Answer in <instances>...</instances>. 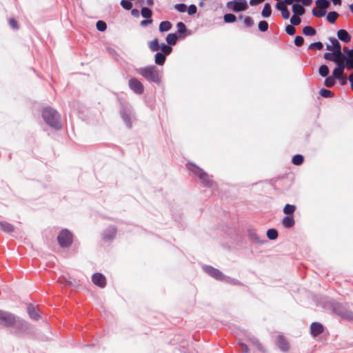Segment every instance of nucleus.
Returning <instances> with one entry per match:
<instances>
[{
	"instance_id": "nucleus-47",
	"label": "nucleus",
	"mask_w": 353,
	"mask_h": 353,
	"mask_svg": "<svg viewBox=\"0 0 353 353\" xmlns=\"http://www.w3.org/2000/svg\"><path fill=\"white\" fill-rule=\"evenodd\" d=\"M323 48V45L321 42L320 41H317V42H314V43H312L311 44H310V46H308V48L309 49H317V50H322Z\"/></svg>"
},
{
	"instance_id": "nucleus-51",
	"label": "nucleus",
	"mask_w": 353,
	"mask_h": 353,
	"mask_svg": "<svg viewBox=\"0 0 353 353\" xmlns=\"http://www.w3.org/2000/svg\"><path fill=\"white\" fill-rule=\"evenodd\" d=\"M121 6L125 10H129L132 8V3L129 1L121 0Z\"/></svg>"
},
{
	"instance_id": "nucleus-12",
	"label": "nucleus",
	"mask_w": 353,
	"mask_h": 353,
	"mask_svg": "<svg viewBox=\"0 0 353 353\" xmlns=\"http://www.w3.org/2000/svg\"><path fill=\"white\" fill-rule=\"evenodd\" d=\"M346 61L347 57L343 53H341L340 55H337L334 63H336V67L333 70V73H341V72H344L345 68H346Z\"/></svg>"
},
{
	"instance_id": "nucleus-14",
	"label": "nucleus",
	"mask_w": 353,
	"mask_h": 353,
	"mask_svg": "<svg viewBox=\"0 0 353 353\" xmlns=\"http://www.w3.org/2000/svg\"><path fill=\"white\" fill-rule=\"evenodd\" d=\"M248 236L249 239L254 243L257 244H263L265 242V239L264 238H261L256 232L255 230L250 229L248 230Z\"/></svg>"
},
{
	"instance_id": "nucleus-6",
	"label": "nucleus",
	"mask_w": 353,
	"mask_h": 353,
	"mask_svg": "<svg viewBox=\"0 0 353 353\" xmlns=\"http://www.w3.org/2000/svg\"><path fill=\"white\" fill-rule=\"evenodd\" d=\"M332 311L343 319L353 320V312L350 310L345 305L333 302L331 305Z\"/></svg>"
},
{
	"instance_id": "nucleus-10",
	"label": "nucleus",
	"mask_w": 353,
	"mask_h": 353,
	"mask_svg": "<svg viewBox=\"0 0 353 353\" xmlns=\"http://www.w3.org/2000/svg\"><path fill=\"white\" fill-rule=\"evenodd\" d=\"M58 241L61 247H68L72 241V235L68 230H62L59 236Z\"/></svg>"
},
{
	"instance_id": "nucleus-40",
	"label": "nucleus",
	"mask_w": 353,
	"mask_h": 353,
	"mask_svg": "<svg viewBox=\"0 0 353 353\" xmlns=\"http://www.w3.org/2000/svg\"><path fill=\"white\" fill-rule=\"evenodd\" d=\"M337 55H339V54L335 52H333L332 53L326 52L324 54L323 57L326 60L331 61L334 62L335 61Z\"/></svg>"
},
{
	"instance_id": "nucleus-56",
	"label": "nucleus",
	"mask_w": 353,
	"mask_h": 353,
	"mask_svg": "<svg viewBox=\"0 0 353 353\" xmlns=\"http://www.w3.org/2000/svg\"><path fill=\"white\" fill-rule=\"evenodd\" d=\"M244 24L246 27H251L254 25V21L250 17H246L244 19Z\"/></svg>"
},
{
	"instance_id": "nucleus-19",
	"label": "nucleus",
	"mask_w": 353,
	"mask_h": 353,
	"mask_svg": "<svg viewBox=\"0 0 353 353\" xmlns=\"http://www.w3.org/2000/svg\"><path fill=\"white\" fill-rule=\"evenodd\" d=\"M277 342H278V345H279V348L282 351L285 352V351L288 350L289 344H288V341H286V339L283 336H279L278 339H277Z\"/></svg>"
},
{
	"instance_id": "nucleus-13",
	"label": "nucleus",
	"mask_w": 353,
	"mask_h": 353,
	"mask_svg": "<svg viewBox=\"0 0 353 353\" xmlns=\"http://www.w3.org/2000/svg\"><path fill=\"white\" fill-rule=\"evenodd\" d=\"M92 282L97 286L103 288L105 286V277L100 273H95L92 275Z\"/></svg>"
},
{
	"instance_id": "nucleus-1",
	"label": "nucleus",
	"mask_w": 353,
	"mask_h": 353,
	"mask_svg": "<svg viewBox=\"0 0 353 353\" xmlns=\"http://www.w3.org/2000/svg\"><path fill=\"white\" fill-rule=\"evenodd\" d=\"M42 117L45 122L51 128L56 130H60L62 128V123L59 114L50 107L43 108Z\"/></svg>"
},
{
	"instance_id": "nucleus-64",
	"label": "nucleus",
	"mask_w": 353,
	"mask_h": 353,
	"mask_svg": "<svg viewBox=\"0 0 353 353\" xmlns=\"http://www.w3.org/2000/svg\"><path fill=\"white\" fill-rule=\"evenodd\" d=\"M348 79L351 85V88L353 90V72L350 75Z\"/></svg>"
},
{
	"instance_id": "nucleus-23",
	"label": "nucleus",
	"mask_w": 353,
	"mask_h": 353,
	"mask_svg": "<svg viewBox=\"0 0 353 353\" xmlns=\"http://www.w3.org/2000/svg\"><path fill=\"white\" fill-rule=\"evenodd\" d=\"M305 8L303 5H300L298 3H295L292 6V12L295 15L301 16L305 13Z\"/></svg>"
},
{
	"instance_id": "nucleus-54",
	"label": "nucleus",
	"mask_w": 353,
	"mask_h": 353,
	"mask_svg": "<svg viewBox=\"0 0 353 353\" xmlns=\"http://www.w3.org/2000/svg\"><path fill=\"white\" fill-rule=\"evenodd\" d=\"M282 17L287 19L290 17V13L289 10L286 7H283L282 10L281 11Z\"/></svg>"
},
{
	"instance_id": "nucleus-36",
	"label": "nucleus",
	"mask_w": 353,
	"mask_h": 353,
	"mask_svg": "<svg viewBox=\"0 0 353 353\" xmlns=\"http://www.w3.org/2000/svg\"><path fill=\"white\" fill-rule=\"evenodd\" d=\"M304 158L301 154H296L292 157V161L296 165H301L303 162Z\"/></svg>"
},
{
	"instance_id": "nucleus-33",
	"label": "nucleus",
	"mask_w": 353,
	"mask_h": 353,
	"mask_svg": "<svg viewBox=\"0 0 353 353\" xmlns=\"http://www.w3.org/2000/svg\"><path fill=\"white\" fill-rule=\"evenodd\" d=\"M336 77H334V76L332 74V76H329L327 77L325 79V86H327V88H332V86L334 85L335 83H336Z\"/></svg>"
},
{
	"instance_id": "nucleus-11",
	"label": "nucleus",
	"mask_w": 353,
	"mask_h": 353,
	"mask_svg": "<svg viewBox=\"0 0 353 353\" xmlns=\"http://www.w3.org/2000/svg\"><path fill=\"white\" fill-rule=\"evenodd\" d=\"M128 86L130 89L137 94H142L144 92V86L143 83L137 78H131L128 81Z\"/></svg>"
},
{
	"instance_id": "nucleus-17",
	"label": "nucleus",
	"mask_w": 353,
	"mask_h": 353,
	"mask_svg": "<svg viewBox=\"0 0 353 353\" xmlns=\"http://www.w3.org/2000/svg\"><path fill=\"white\" fill-rule=\"evenodd\" d=\"M337 37L341 41L345 43H348L351 40V36L350 35V34L345 30L343 29L339 30L337 32Z\"/></svg>"
},
{
	"instance_id": "nucleus-26",
	"label": "nucleus",
	"mask_w": 353,
	"mask_h": 353,
	"mask_svg": "<svg viewBox=\"0 0 353 353\" xmlns=\"http://www.w3.org/2000/svg\"><path fill=\"white\" fill-rule=\"evenodd\" d=\"M316 4L317 6V8L326 11V10L330 6V2L328 0H316Z\"/></svg>"
},
{
	"instance_id": "nucleus-29",
	"label": "nucleus",
	"mask_w": 353,
	"mask_h": 353,
	"mask_svg": "<svg viewBox=\"0 0 353 353\" xmlns=\"http://www.w3.org/2000/svg\"><path fill=\"white\" fill-rule=\"evenodd\" d=\"M177 40L178 37L175 33H170L166 37V41L170 46L175 45Z\"/></svg>"
},
{
	"instance_id": "nucleus-50",
	"label": "nucleus",
	"mask_w": 353,
	"mask_h": 353,
	"mask_svg": "<svg viewBox=\"0 0 353 353\" xmlns=\"http://www.w3.org/2000/svg\"><path fill=\"white\" fill-rule=\"evenodd\" d=\"M259 30L265 32L268 29V23L265 21H261L258 25Z\"/></svg>"
},
{
	"instance_id": "nucleus-31",
	"label": "nucleus",
	"mask_w": 353,
	"mask_h": 353,
	"mask_svg": "<svg viewBox=\"0 0 353 353\" xmlns=\"http://www.w3.org/2000/svg\"><path fill=\"white\" fill-rule=\"evenodd\" d=\"M272 14V8H271V6L269 3H265L264 5V7H263V9L261 12V15L263 17H269Z\"/></svg>"
},
{
	"instance_id": "nucleus-7",
	"label": "nucleus",
	"mask_w": 353,
	"mask_h": 353,
	"mask_svg": "<svg viewBox=\"0 0 353 353\" xmlns=\"http://www.w3.org/2000/svg\"><path fill=\"white\" fill-rule=\"evenodd\" d=\"M120 114L126 126L130 128L133 121L135 120L134 112L132 108L130 106H123L120 111Z\"/></svg>"
},
{
	"instance_id": "nucleus-44",
	"label": "nucleus",
	"mask_w": 353,
	"mask_h": 353,
	"mask_svg": "<svg viewBox=\"0 0 353 353\" xmlns=\"http://www.w3.org/2000/svg\"><path fill=\"white\" fill-rule=\"evenodd\" d=\"M159 46L162 50V53L166 55H168L172 52V48L164 43H162Z\"/></svg>"
},
{
	"instance_id": "nucleus-22",
	"label": "nucleus",
	"mask_w": 353,
	"mask_h": 353,
	"mask_svg": "<svg viewBox=\"0 0 353 353\" xmlns=\"http://www.w3.org/2000/svg\"><path fill=\"white\" fill-rule=\"evenodd\" d=\"M330 41L332 43V46L334 48V52H336L339 54L342 53L341 52V46L339 41L334 37L330 38Z\"/></svg>"
},
{
	"instance_id": "nucleus-52",
	"label": "nucleus",
	"mask_w": 353,
	"mask_h": 353,
	"mask_svg": "<svg viewBox=\"0 0 353 353\" xmlns=\"http://www.w3.org/2000/svg\"><path fill=\"white\" fill-rule=\"evenodd\" d=\"M285 31H286L287 34H288L289 35H294L296 30H295L294 26L288 25L285 27Z\"/></svg>"
},
{
	"instance_id": "nucleus-34",
	"label": "nucleus",
	"mask_w": 353,
	"mask_h": 353,
	"mask_svg": "<svg viewBox=\"0 0 353 353\" xmlns=\"http://www.w3.org/2000/svg\"><path fill=\"white\" fill-rule=\"evenodd\" d=\"M149 48H150V50L152 52H156V51L159 50L160 46H159V41H158L157 38H155L154 40H152L149 43Z\"/></svg>"
},
{
	"instance_id": "nucleus-57",
	"label": "nucleus",
	"mask_w": 353,
	"mask_h": 353,
	"mask_svg": "<svg viewBox=\"0 0 353 353\" xmlns=\"http://www.w3.org/2000/svg\"><path fill=\"white\" fill-rule=\"evenodd\" d=\"M346 68L348 69H353V59L347 57Z\"/></svg>"
},
{
	"instance_id": "nucleus-53",
	"label": "nucleus",
	"mask_w": 353,
	"mask_h": 353,
	"mask_svg": "<svg viewBox=\"0 0 353 353\" xmlns=\"http://www.w3.org/2000/svg\"><path fill=\"white\" fill-rule=\"evenodd\" d=\"M304 39L301 36H296L294 39V44L296 46H301L303 44Z\"/></svg>"
},
{
	"instance_id": "nucleus-18",
	"label": "nucleus",
	"mask_w": 353,
	"mask_h": 353,
	"mask_svg": "<svg viewBox=\"0 0 353 353\" xmlns=\"http://www.w3.org/2000/svg\"><path fill=\"white\" fill-rule=\"evenodd\" d=\"M28 313L29 314V316L34 321H37L39 318V314L38 312L37 308H36L34 306L30 305L28 307Z\"/></svg>"
},
{
	"instance_id": "nucleus-32",
	"label": "nucleus",
	"mask_w": 353,
	"mask_h": 353,
	"mask_svg": "<svg viewBox=\"0 0 353 353\" xmlns=\"http://www.w3.org/2000/svg\"><path fill=\"white\" fill-rule=\"evenodd\" d=\"M295 210H296V206L294 205L286 204L283 208V212L285 214L291 216V215H292V214L294 213Z\"/></svg>"
},
{
	"instance_id": "nucleus-20",
	"label": "nucleus",
	"mask_w": 353,
	"mask_h": 353,
	"mask_svg": "<svg viewBox=\"0 0 353 353\" xmlns=\"http://www.w3.org/2000/svg\"><path fill=\"white\" fill-rule=\"evenodd\" d=\"M294 219L293 217V215L291 216H285L282 220V224L286 228H290L294 225Z\"/></svg>"
},
{
	"instance_id": "nucleus-61",
	"label": "nucleus",
	"mask_w": 353,
	"mask_h": 353,
	"mask_svg": "<svg viewBox=\"0 0 353 353\" xmlns=\"http://www.w3.org/2000/svg\"><path fill=\"white\" fill-rule=\"evenodd\" d=\"M239 345L241 346V347L243 349V353H248L249 349L246 344H245L243 343H239Z\"/></svg>"
},
{
	"instance_id": "nucleus-58",
	"label": "nucleus",
	"mask_w": 353,
	"mask_h": 353,
	"mask_svg": "<svg viewBox=\"0 0 353 353\" xmlns=\"http://www.w3.org/2000/svg\"><path fill=\"white\" fill-rule=\"evenodd\" d=\"M297 3H302L305 6H310L312 3V0H295Z\"/></svg>"
},
{
	"instance_id": "nucleus-35",
	"label": "nucleus",
	"mask_w": 353,
	"mask_h": 353,
	"mask_svg": "<svg viewBox=\"0 0 353 353\" xmlns=\"http://www.w3.org/2000/svg\"><path fill=\"white\" fill-rule=\"evenodd\" d=\"M339 14L335 11H332L328 12L327 15V21L331 23H334L336 21V19L338 18Z\"/></svg>"
},
{
	"instance_id": "nucleus-15",
	"label": "nucleus",
	"mask_w": 353,
	"mask_h": 353,
	"mask_svg": "<svg viewBox=\"0 0 353 353\" xmlns=\"http://www.w3.org/2000/svg\"><path fill=\"white\" fill-rule=\"evenodd\" d=\"M323 332V325L318 322H314L310 325V333L316 337Z\"/></svg>"
},
{
	"instance_id": "nucleus-38",
	"label": "nucleus",
	"mask_w": 353,
	"mask_h": 353,
	"mask_svg": "<svg viewBox=\"0 0 353 353\" xmlns=\"http://www.w3.org/2000/svg\"><path fill=\"white\" fill-rule=\"evenodd\" d=\"M141 14L143 17L145 19H150L152 15V12L148 8H142Z\"/></svg>"
},
{
	"instance_id": "nucleus-4",
	"label": "nucleus",
	"mask_w": 353,
	"mask_h": 353,
	"mask_svg": "<svg viewBox=\"0 0 353 353\" xmlns=\"http://www.w3.org/2000/svg\"><path fill=\"white\" fill-rule=\"evenodd\" d=\"M203 269L208 274L216 280L223 281L233 285L239 284L238 280L225 276L221 271L212 266L205 265L203 267Z\"/></svg>"
},
{
	"instance_id": "nucleus-21",
	"label": "nucleus",
	"mask_w": 353,
	"mask_h": 353,
	"mask_svg": "<svg viewBox=\"0 0 353 353\" xmlns=\"http://www.w3.org/2000/svg\"><path fill=\"white\" fill-rule=\"evenodd\" d=\"M248 340L249 341H250L253 345H254L258 350H259L260 352L264 353L265 352V350L264 348V347L262 345V344L259 341V340L253 336H248Z\"/></svg>"
},
{
	"instance_id": "nucleus-28",
	"label": "nucleus",
	"mask_w": 353,
	"mask_h": 353,
	"mask_svg": "<svg viewBox=\"0 0 353 353\" xmlns=\"http://www.w3.org/2000/svg\"><path fill=\"white\" fill-rule=\"evenodd\" d=\"M343 72H341V73H333V75L336 77V79L339 80L341 85H345L347 81V79L346 76L343 74Z\"/></svg>"
},
{
	"instance_id": "nucleus-8",
	"label": "nucleus",
	"mask_w": 353,
	"mask_h": 353,
	"mask_svg": "<svg viewBox=\"0 0 353 353\" xmlns=\"http://www.w3.org/2000/svg\"><path fill=\"white\" fill-rule=\"evenodd\" d=\"M16 321V316L9 312L0 310V325L11 327Z\"/></svg>"
},
{
	"instance_id": "nucleus-25",
	"label": "nucleus",
	"mask_w": 353,
	"mask_h": 353,
	"mask_svg": "<svg viewBox=\"0 0 353 353\" xmlns=\"http://www.w3.org/2000/svg\"><path fill=\"white\" fill-rule=\"evenodd\" d=\"M0 226L1 230L5 232L9 233L14 231V226L6 221H1Z\"/></svg>"
},
{
	"instance_id": "nucleus-24",
	"label": "nucleus",
	"mask_w": 353,
	"mask_h": 353,
	"mask_svg": "<svg viewBox=\"0 0 353 353\" xmlns=\"http://www.w3.org/2000/svg\"><path fill=\"white\" fill-rule=\"evenodd\" d=\"M165 56L166 54L162 52H157L154 57L155 63L159 65H163L165 61Z\"/></svg>"
},
{
	"instance_id": "nucleus-2",
	"label": "nucleus",
	"mask_w": 353,
	"mask_h": 353,
	"mask_svg": "<svg viewBox=\"0 0 353 353\" xmlns=\"http://www.w3.org/2000/svg\"><path fill=\"white\" fill-rule=\"evenodd\" d=\"M137 72L148 81L154 82L157 84L161 83L160 72L154 65L138 68Z\"/></svg>"
},
{
	"instance_id": "nucleus-9",
	"label": "nucleus",
	"mask_w": 353,
	"mask_h": 353,
	"mask_svg": "<svg viewBox=\"0 0 353 353\" xmlns=\"http://www.w3.org/2000/svg\"><path fill=\"white\" fill-rule=\"evenodd\" d=\"M227 8L234 12L244 11L248 8L246 0H232L227 3Z\"/></svg>"
},
{
	"instance_id": "nucleus-46",
	"label": "nucleus",
	"mask_w": 353,
	"mask_h": 353,
	"mask_svg": "<svg viewBox=\"0 0 353 353\" xmlns=\"http://www.w3.org/2000/svg\"><path fill=\"white\" fill-rule=\"evenodd\" d=\"M96 26H97V29L101 32L105 31L107 28L106 23L103 21H98L97 22Z\"/></svg>"
},
{
	"instance_id": "nucleus-5",
	"label": "nucleus",
	"mask_w": 353,
	"mask_h": 353,
	"mask_svg": "<svg viewBox=\"0 0 353 353\" xmlns=\"http://www.w3.org/2000/svg\"><path fill=\"white\" fill-rule=\"evenodd\" d=\"M11 327L16 334H27L31 333L32 330V325L19 316H16V321Z\"/></svg>"
},
{
	"instance_id": "nucleus-60",
	"label": "nucleus",
	"mask_w": 353,
	"mask_h": 353,
	"mask_svg": "<svg viewBox=\"0 0 353 353\" xmlns=\"http://www.w3.org/2000/svg\"><path fill=\"white\" fill-rule=\"evenodd\" d=\"M152 23V19H147L145 20H143L141 22V26H148V24H150Z\"/></svg>"
},
{
	"instance_id": "nucleus-27",
	"label": "nucleus",
	"mask_w": 353,
	"mask_h": 353,
	"mask_svg": "<svg viewBox=\"0 0 353 353\" xmlns=\"http://www.w3.org/2000/svg\"><path fill=\"white\" fill-rule=\"evenodd\" d=\"M172 28V23L169 21H164L159 24V31L161 32L170 30Z\"/></svg>"
},
{
	"instance_id": "nucleus-37",
	"label": "nucleus",
	"mask_w": 353,
	"mask_h": 353,
	"mask_svg": "<svg viewBox=\"0 0 353 353\" xmlns=\"http://www.w3.org/2000/svg\"><path fill=\"white\" fill-rule=\"evenodd\" d=\"M267 236L270 240H274L278 237V232L275 229H269L267 231Z\"/></svg>"
},
{
	"instance_id": "nucleus-42",
	"label": "nucleus",
	"mask_w": 353,
	"mask_h": 353,
	"mask_svg": "<svg viewBox=\"0 0 353 353\" xmlns=\"http://www.w3.org/2000/svg\"><path fill=\"white\" fill-rule=\"evenodd\" d=\"M319 72L321 76H322L323 77H327L329 74V68L327 65H322L320 66V68L319 69Z\"/></svg>"
},
{
	"instance_id": "nucleus-62",
	"label": "nucleus",
	"mask_w": 353,
	"mask_h": 353,
	"mask_svg": "<svg viewBox=\"0 0 353 353\" xmlns=\"http://www.w3.org/2000/svg\"><path fill=\"white\" fill-rule=\"evenodd\" d=\"M284 2H278L276 5V8L281 11L283 7H286Z\"/></svg>"
},
{
	"instance_id": "nucleus-16",
	"label": "nucleus",
	"mask_w": 353,
	"mask_h": 353,
	"mask_svg": "<svg viewBox=\"0 0 353 353\" xmlns=\"http://www.w3.org/2000/svg\"><path fill=\"white\" fill-rule=\"evenodd\" d=\"M116 233L117 230L114 227H109L103 232V239L105 241H111L114 238Z\"/></svg>"
},
{
	"instance_id": "nucleus-45",
	"label": "nucleus",
	"mask_w": 353,
	"mask_h": 353,
	"mask_svg": "<svg viewBox=\"0 0 353 353\" xmlns=\"http://www.w3.org/2000/svg\"><path fill=\"white\" fill-rule=\"evenodd\" d=\"M174 9L179 12H185L187 11V6L184 3H178L174 5Z\"/></svg>"
},
{
	"instance_id": "nucleus-49",
	"label": "nucleus",
	"mask_w": 353,
	"mask_h": 353,
	"mask_svg": "<svg viewBox=\"0 0 353 353\" xmlns=\"http://www.w3.org/2000/svg\"><path fill=\"white\" fill-rule=\"evenodd\" d=\"M177 31L180 34H183L186 32L187 28L183 22H178L176 24Z\"/></svg>"
},
{
	"instance_id": "nucleus-63",
	"label": "nucleus",
	"mask_w": 353,
	"mask_h": 353,
	"mask_svg": "<svg viewBox=\"0 0 353 353\" xmlns=\"http://www.w3.org/2000/svg\"><path fill=\"white\" fill-rule=\"evenodd\" d=\"M264 0H250V4L251 6H255V5H257V4H259L261 3H262Z\"/></svg>"
},
{
	"instance_id": "nucleus-41",
	"label": "nucleus",
	"mask_w": 353,
	"mask_h": 353,
	"mask_svg": "<svg viewBox=\"0 0 353 353\" xmlns=\"http://www.w3.org/2000/svg\"><path fill=\"white\" fill-rule=\"evenodd\" d=\"M223 19L225 23H233L236 21V17L234 14L228 13L224 15Z\"/></svg>"
},
{
	"instance_id": "nucleus-59",
	"label": "nucleus",
	"mask_w": 353,
	"mask_h": 353,
	"mask_svg": "<svg viewBox=\"0 0 353 353\" xmlns=\"http://www.w3.org/2000/svg\"><path fill=\"white\" fill-rule=\"evenodd\" d=\"M9 24L12 28H14V29L17 28V22L15 19H10L9 21Z\"/></svg>"
},
{
	"instance_id": "nucleus-48",
	"label": "nucleus",
	"mask_w": 353,
	"mask_h": 353,
	"mask_svg": "<svg viewBox=\"0 0 353 353\" xmlns=\"http://www.w3.org/2000/svg\"><path fill=\"white\" fill-rule=\"evenodd\" d=\"M301 19L299 15L294 14L290 19V23L292 24V26H298L301 23Z\"/></svg>"
},
{
	"instance_id": "nucleus-30",
	"label": "nucleus",
	"mask_w": 353,
	"mask_h": 353,
	"mask_svg": "<svg viewBox=\"0 0 353 353\" xmlns=\"http://www.w3.org/2000/svg\"><path fill=\"white\" fill-rule=\"evenodd\" d=\"M303 33L305 36H314L316 34V31L313 27L307 26L303 28Z\"/></svg>"
},
{
	"instance_id": "nucleus-43",
	"label": "nucleus",
	"mask_w": 353,
	"mask_h": 353,
	"mask_svg": "<svg viewBox=\"0 0 353 353\" xmlns=\"http://www.w3.org/2000/svg\"><path fill=\"white\" fill-rule=\"evenodd\" d=\"M319 94L321 97L325 98H331L333 97V93L330 90L325 88L321 89Z\"/></svg>"
},
{
	"instance_id": "nucleus-39",
	"label": "nucleus",
	"mask_w": 353,
	"mask_h": 353,
	"mask_svg": "<svg viewBox=\"0 0 353 353\" xmlns=\"http://www.w3.org/2000/svg\"><path fill=\"white\" fill-rule=\"evenodd\" d=\"M312 13L315 17H323L325 15L326 11L321 9H319L317 8H314L312 9Z\"/></svg>"
},
{
	"instance_id": "nucleus-3",
	"label": "nucleus",
	"mask_w": 353,
	"mask_h": 353,
	"mask_svg": "<svg viewBox=\"0 0 353 353\" xmlns=\"http://www.w3.org/2000/svg\"><path fill=\"white\" fill-rule=\"evenodd\" d=\"M187 168L190 172L199 178L205 186H212L213 181L210 179V176L201 168L192 163L187 164Z\"/></svg>"
},
{
	"instance_id": "nucleus-55",
	"label": "nucleus",
	"mask_w": 353,
	"mask_h": 353,
	"mask_svg": "<svg viewBox=\"0 0 353 353\" xmlns=\"http://www.w3.org/2000/svg\"><path fill=\"white\" fill-rule=\"evenodd\" d=\"M197 8L195 5H190L187 9L188 13L189 15H192L196 12Z\"/></svg>"
}]
</instances>
